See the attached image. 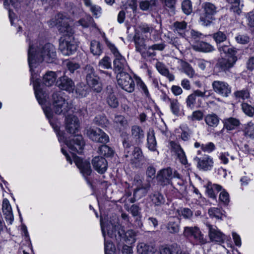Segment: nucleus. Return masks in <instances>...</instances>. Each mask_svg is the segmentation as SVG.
Returning a JSON list of instances; mask_svg holds the SVG:
<instances>
[{"label": "nucleus", "mask_w": 254, "mask_h": 254, "mask_svg": "<svg viewBox=\"0 0 254 254\" xmlns=\"http://www.w3.org/2000/svg\"><path fill=\"white\" fill-rule=\"evenodd\" d=\"M68 19L62 13H58L55 19L50 21L52 26H57L61 34L59 40V50L64 56L72 55L77 50V45L73 36V28L68 23Z\"/></svg>", "instance_id": "nucleus-1"}, {"label": "nucleus", "mask_w": 254, "mask_h": 254, "mask_svg": "<svg viewBox=\"0 0 254 254\" xmlns=\"http://www.w3.org/2000/svg\"><path fill=\"white\" fill-rule=\"evenodd\" d=\"M65 143L72 151L74 162L80 170V172L84 177L90 175L92 170L89 161L83 160L74 154L76 152L81 154L83 151L85 143L82 136L80 135H75L71 139L66 141Z\"/></svg>", "instance_id": "nucleus-2"}, {"label": "nucleus", "mask_w": 254, "mask_h": 254, "mask_svg": "<svg viewBox=\"0 0 254 254\" xmlns=\"http://www.w3.org/2000/svg\"><path fill=\"white\" fill-rule=\"evenodd\" d=\"M56 57V49L51 43L33 47V66L34 64H39L44 61L49 63H53Z\"/></svg>", "instance_id": "nucleus-3"}, {"label": "nucleus", "mask_w": 254, "mask_h": 254, "mask_svg": "<svg viewBox=\"0 0 254 254\" xmlns=\"http://www.w3.org/2000/svg\"><path fill=\"white\" fill-rule=\"evenodd\" d=\"M202 12L199 14V22L203 26L210 25L215 19L214 16L217 13V7L210 2H205L201 5Z\"/></svg>", "instance_id": "nucleus-4"}, {"label": "nucleus", "mask_w": 254, "mask_h": 254, "mask_svg": "<svg viewBox=\"0 0 254 254\" xmlns=\"http://www.w3.org/2000/svg\"><path fill=\"white\" fill-rule=\"evenodd\" d=\"M85 75L86 83L89 87L94 92L100 93L103 89L102 84L99 81V77L97 76L93 66L87 65L84 70Z\"/></svg>", "instance_id": "nucleus-5"}, {"label": "nucleus", "mask_w": 254, "mask_h": 254, "mask_svg": "<svg viewBox=\"0 0 254 254\" xmlns=\"http://www.w3.org/2000/svg\"><path fill=\"white\" fill-rule=\"evenodd\" d=\"M211 90H205L201 91L197 89L193 91L190 94L186 99V103L188 108L193 110L196 108H199L201 106V101L197 97H201L207 99L211 95Z\"/></svg>", "instance_id": "nucleus-6"}, {"label": "nucleus", "mask_w": 254, "mask_h": 254, "mask_svg": "<svg viewBox=\"0 0 254 254\" xmlns=\"http://www.w3.org/2000/svg\"><path fill=\"white\" fill-rule=\"evenodd\" d=\"M107 44L115 57V59L113 61L115 70L118 72V73L124 72V70H125L127 67V64L125 58L121 55L114 44L110 42H108Z\"/></svg>", "instance_id": "nucleus-7"}, {"label": "nucleus", "mask_w": 254, "mask_h": 254, "mask_svg": "<svg viewBox=\"0 0 254 254\" xmlns=\"http://www.w3.org/2000/svg\"><path fill=\"white\" fill-rule=\"evenodd\" d=\"M61 94L60 91L53 93V109L57 114H65L69 110L70 107L65 99L61 96Z\"/></svg>", "instance_id": "nucleus-8"}, {"label": "nucleus", "mask_w": 254, "mask_h": 254, "mask_svg": "<svg viewBox=\"0 0 254 254\" xmlns=\"http://www.w3.org/2000/svg\"><path fill=\"white\" fill-rule=\"evenodd\" d=\"M118 84L124 90L132 93L135 88L134 81L131 75L126 72L118 73L117 75Z\"/></svg>", "instance_id": "nucleus-9"}, {"label": "nucleus", "mask_w": 254, "mask_h": 254, "mask_svg": "<svg viewBox=\"0 0 254 254\" xmlns=\"http://www.w3.org/2000/svg\"><path fill=\"white\" fill-rule=\"evenodd\" d=\"M183 234L186 237L193 239L197 245H203L206 243V240L197 227H185Z\"/></svg>", "instance_id": "nucleus-10"}, {"label": "nucleus", "mask_w": 254, "mask_h": 254, "mask_svg": "<svg viewBox=\"0 0 254 254\" xmlns=\"http://www.w3.org/2000/svg\"><path fill=\"white\" fill-rule=\"evenodd\" d=\"M157 177L161 185L166 186L171 183L173 178L180 179V175L176 171L173 173L172 169L168 167L160 170L158 173Z\"/></svg>", "instance_id": "nucleus-11"}, {"label": "nucleus", "mask_w": 254, "mask_h": 254, "mask_svg": "<svg viewBox=\"0 0 254 254\" xmlns=\"http://www.w3.org/2000/svg\"><path fill=\"white\" fill-rule=\"evenodd\" d=\"M132 184L136 187L134 190L133 196L137 199L145 195L150 187L148 184H142V177L139 175L135 176Z\"/></svg>", "instance_id": "nucleus-12"}, {"label": "nucleus", "mask_w": 254, "mask_h": 254, "mask_svg": "<svg viewBox=\"0 0 254 254\" xmlns=\"http://www.w3.org/2000/svg\"><path fill=\"white\" fill-rule=\"evenodd\" d=\"M130 163L135 168H143L145 166V160L139 147H134L131 155L128 157Z\"/></svg>", "instance_id": "nucleus-13"}, {"label": "nucleus", "mask_w": 254, "mask_h": 254, "mask_svg": "<svg viewBox=\"0 0 254 254\" xmlns=\"http://www.w3.org/2000/svg\"><path fill=\"white\" fill-rule=\"evenodd\" d=\"M213 91L217 94L227 97L231 93V87L226 82L215 80L212 83Z\"/></svg>", "instance_id": "nucleus-14"}, {"label": "nucleus", "mask_w": 254, "mask_h": 254, "mask_svg": "<svg viewBox=\"0 0 254 254\" xmlns=\"http://www.w3.org/2000/svg\"><path fill=\"white\" fill-rule=\"evenodd\" d=\"M88 136L93 141L106 143L109 140V136L100 128H89L87 131Z\"/></svg>", "instance_id": "nucleus-15"}, {"label": "nucleus", "mask_w": 254, "mask_h": 254, "mask_svg": "<svg viewBox=\"0 0 254 254\" xmlns=\"http://www.w3.org/2000/svg\"><path fill=\"white\" fill-rule=\"evenodd\" d=\"M154 254H188L184 251L181 246L176 243L171 245H162L159 247L158 252Z\"/></svg>", "instance_id": "nucleus-16"}, {"label": "nucleus", "mask_w": 254, "mask_h": 254, "mask_svg": "<svg viewBox=\"0 0 254 254\" xmlns=\"http://www.w3.org/2000/svg\"><path fill=\"white\" fill-rule=\"evenodd\" d=\"M65 129L71 134L75 133L79 130V121L77 117L73 115H68L65 118Z\"/></svg>", "instance_id": "nucleus-17"}, {"label": "nucleus", "mask_w": 254, "mask_h": 254, "mask_svg": "<svg viewBox=\"0 0 254 254\" xmlns=\"http://www.w3.org/2000/svg\"><path fill=\"white\" fill-rule=\"evenodd\" d=\"M56 83L57 87L61 90H65L69 92H73L74 90V82L67 76L65 75V73L64 75L59 77Z\"/></svg>", "instance_id": "nucleus-18"}, {"label": "nucleus", "mask_w": 254, "mask_h": 254, "mask_svg": "<svg viewBox=\"0 0 254 254\" xmlns=\"http://www.w3.org/2000/svg\"><path fill=\"white\" fill-rule=\"evenodd\" d=\"M112 229L108 230V235L111 238H115L118 243H120L123 240L124 235L125 234V230L123 227L118 224L113 225H112Z\"/></svg>", "instance_id": "nucleus-19"}, {"label": "nucleus", "mask_w": 254, "mask_h": 254, "mask_svg": "<svg viewBox=\"0 0 254 254\" xmlns=\"http://www.w3.org/2000/svg\"><path fill=\"white\" fill-rule=\"evenodd\" d=\"M237 61L236 56L227 57L220 59L217 63V66L222 71L226 72L234 66Z\"/></svg>", "instance_id": "nucleus-20"}, {"label": "nucleus", "mask_w": 254, "mask_h": 254, "mask_svg": "<svg viewBox=\"0 0 254 254\" xmlns=\"http://www.w3.org/2000/svg\"><path fill=\"white\" fill-rule=\"evenodd\" d=\"M162 100L169 105L171 112L175 116H179L180 112V105L177 99L170 98L166 94L161 97Z\"/></svg>", "instance_id": "nucleus-21"}, {"label": "nucleus", "mask_w": 254, "mask_h": 254, "mask_svg": "<svg viewBox=\"0 0 254 254\" xmlns=\"http://www.w3.org/2000/svg\"><path fill=\"white\" fill-rule=\"evenodd\" d=\"M207 226L209 229L208 235L211 241L219 243L224 242L225 239V235L216 226L210 224H207Z\"/></svg>", "instance_id": "nucleus-22"}, {"label": "nucleus", "mask_w": 254, "mask_h": 254, "mask_svg": "<svg viewBox=\"0 0 254 254\" xmlns=\"http://www.w3.org/2000/svg\"><path fill=\"white\" fill-rule=\"evenodd\" d=\"M194 160L197 162V167L204 171L210 170L213 166V159L208 155L202 158L195 157Z\"/></svg>", "instance_id": "nucleus-23"}, {"label": "nucleus", "mask_w": 254, "mask_h": 254, "mask_svg": "<svg viewBox=\"0 0 254 254\" xmlns=\"http://www.w3.org/2000/svg\"><path fill=\"white\" fill-rule=\"evenodd\" d=\"M106 101L111 108H117L119 106L118 99L111 86H108L106 88Z\"/></svg>", "instance_id": "nucleus-24"}, {"label": "nucleus", "mask_w": 254, "mask_h": 254, "mask_svg": "<svg viewBox=\"0 0 254 254\" xmlns=\"http://www.w3.org/2000/svg\"><path fill=\"white\" fill-rule=\"evenodd\" d=\"M92 165L99 173H104L107 169V162L103 157L96 156L92 159Z\"/></svg>", "instance_id": "nucleus-25"}, {"label": "nucleus", "mask_w": 254, "mask_h": 254, "mask_svg": "<svg viewBox=\"0 0 254 254\" xmlns=\"http://www.w3.org/2000/svg\"><path fill=\"white\" fill-rule=\"evenodd\" d=\"M40 79H36V81L33 82L34 88L35 91V97L38 102L41 105H43L45 103L47 98L48 97V94L45 91H44L40 86L36 85V83H39Z\"/></svg>", "instance_id": "nucleus-26"}, {"label": "nucleus", "mask_w": 254, "mask_h": 254, "mask_svg": "<svg viewBox=\"0 0 254 254\" xmlns=\"http://www.w3.org/2000/svg\"><path fill=\"white\" fill-rule=\"evenodd\" d=\"M187 26L188 23L185 21H177L172 24L171 29L175 33L184 37L187 31Z\"/></svg>", "instance_id": "nucleus-27"}, {"label": "nucleus", "mask_w": 254, "mask_h": 254, "mask_svg": "<svg viewBox=\"0 0 254 254\" xmlns=\"http://www.w3.org/2000/svg\"><path fill=\"white\" fill-rule=\"evenodd\" d=\"M155 67L158 71L163 76L166 77L169 81H173L175 79L174 75L171 73L166 65L162 62L156 63Z\"/></svg>", "instance_id": "nucleus-28"}, {"label": "nucleus", "mask_w": 254, "mask_h": 254, "mask_svg": "<svg viewBox=\"0 0 254 254\" xmlns=\"http://www.w3.org/2000/svg\"><path fill=\"white\" fill-rule=\"evenodd\" d=\"M222 122L224 124V128L228 130H234L240 125V120L233 117L224 119Z\"/></svg>", "instance_id": "nucleus-29"}, {"label": "nucleus", "mask_w": 254, "mask_h": 254, "mask_svg": "<svg viewBox=\"0 0 254 254\" xmlns=\"http://www.w3.org/2000/svg\"><path fill=\"white\" fill-rule=\"evenodd\" d=\"M131 136L134 140L135 144H138L141 142L144 138V131L141 127L138 126H133L131 129Z\"/></svg>", "instance_id": "nucleus-30"}, {"label": "nucleus", "mask_w": 254, "mask_h": 254, "mask_svg": "<svg viewBox=\"0 0 254 254\" xmlns=\"http://www.w3.org/2000/svg\"><path fill=\"white\" fill-rule=\"evenodd\" d=\"M57 78V74L56 72L48 71L43 76V82L46 86H51L55 83Z\"/></svg>", "instance_id": "nucleus-31"}, {"label": "nucleus", "mask_w": 254, "mask_h": 254, "mask_svg": "<svg viewBox=\"0 0 254 254\" xmlns=\"http://www.w3.org/2000/svg\"><path fill=\"white\" fill-rule=\"evenodd\" d=\"M84 4L89 7L90 11L95 18H99L102 14L101 7L97 5L93 4L91 0H83Z\"/></svg>", "instance_id": "nucleus-32"}, {"label": "nucleus", "mask_w": 254, "mask_h": 254, "mask_svg": "<svg viewBox=\"0 0 254 254\" xmlns=\"http://www.w3.org/2000/svg\"><path fill=\"white\" fill-rule=\"evenodd\" d=\"M219 118L214 114H207L204 118V121L207 125L210 127H215L219 123Z\"/></svg>", "instance_id": "nucleus-33"}, {"label": "nucleus", "mask_w": 254, "mask_h": 254, "mask_svg": "<svg viewBox=\"0 0 254 254\" xmlns=\"http://www.w3.org/2000/svg\"><path fill=\"white\" fill-rule=\"evenodd\" d=\"M123 145L124 147V157L127 159V161H128L127 159L129 156L131 155V152H132V146L133 143L132 141L129 139V137H127L126 138H124L123 140Z\"/></svg>", "instance_id": "nucleus-34"}, {"label": "nucleus", "mask_w": 254, "mask_h": 254, "mask_svg": "<svg viewBox=\"0 0 254 254\" xmlns=\"http://www.w3.org/2000/svg\"><path fill=\"white\" fill-rule=\"evenodd\" d=\"M150 198L155 206H161L165 202L163 195L159 192H155L150 195Z\"/></svg>", "instance_id": "nucleus-35"}, {"label": "nucleus", "mask_w": 254, "mask_h": 254, "mask_svg": "<svg viewBox=\"0 0 254 254\" xmlns=\"http://www.w3.org/2000/svg\"><path fill=\"white\" fill-rule=\"evenodd\" d=\"M78 23L83 28H87L89 27L93 28L97 27L93 18L90 15H87L80 19L78 21Z\"/></svg>", "instance_id": "nucleus-36"}, {"label": "nucleus", "mask_w": 254, "mask_h": 254, "mask_svg": "<svg viewBox=\"0 0 254 254\" xmlns=\"http://www.w3.org/2000/svg\"><path fill=\"white\" fill-rule=\"evenodd\" d=\"M243 131L246 137L254 139V123L251 121L244 125Z\"/></svg>", "instance_id": "nucleus-37"}, {"label": "nucleus", "mask_w": 254, "mask_h": 254, "mask_svg": "<svg viewBox=\"0 0 254 254\" xmlns=\"http://www.w3.org/2000/svg\"><path fill=\"white\" fill-rule=\"evenodd\" d=\"M137 87L142 94L146 98H150V94L146 84L139 77L136 78Z\"/></svg>", "instance_id": "nucleus-38"}, {"label": "nucleus", "mask_w": 254, "mask_h": 254, "mask_svg": "<svg viewBox=\"0 0 254 254\" xmlns=\"http://www.w3.org/2000/svg\"><path fill=\"white\" fill-rule=\"evenodd\" d=\"M101 228L102 234L104 237V250L105 254H115L114 251V246L112 243L106 240L105 231L101 224Z\"/></svg>", "instance_id": "nucleus-39"}, {"label": "nucleus", "mask_w": 254, "mask_h": 254, "mask_svg": "<svg viewBox=\"0 0 254 254\" xmlns=\"http://www.w3.org/2000/svg\"><path fill=\"white\" fill-rule=\"evenodd\" d=\"M103 48L100 43L93 40L90 43V51L94 56H99L102 53Z\"/></svg>", "instance_id": "nucleus-40"}, {"label": "nucleus", "mask_w": 254, "mask_h": 254, "mask_svg": "<svg viewBox=\"0 0 254 254\" xmlns=\"http://www.w3.org/2000/svg\"><path fill=\"white\" fill-rule=\"evenodd\" d=\"M166 227L169 233L171 234L177 233L180 230L179 222L178 220H171L167 224Z\"/></svg>", "instance_id": "nucleus-41"}, {"label": "nucleus", "mask_w": 254, "mask_h": 254, "mask_svg": "<svg viewBox=\"0 0 254 254\" xmlns=\"http://www.w3.org/2000/svg\"><path fill=\"white\" fill-rule=\"evenodd\" d=\"M134 42L135 44L136 50L141 53L143 57H145L144 55V51L146 49V45L143 38L140 37H136L134 39Z\"/></svg>", "instance_id": "nucleus-42"}, {"label": "nucleus", "mask_w": 254, "mask_h": 254, "mask_svg": "<svg viewBox=\"0 0 254 254\" xmlns=\"http://www.w3.org/2000/svg\"><path fill=\"white\" fill-rule=\"evenodd\" d=\"M181 9L183 12L189 15L193 11L192 3L190 0H184L181 3Z\"/></svg>", "instance_id": "nucleus-43"}, {"label": "nucleus", "mask_w": 254, "mask_h": 254, "mask_svg": "<svg viewBox=\"0 0 254 254\" xmlns=\"http://www.w3.org/2000/svg\"><path fill=\"white\" fill-rule=\"evenodd\" d=\"M234 95L236 100H245L250 97L249 90L248 89H243L237 90L234 93Z\"/></svg>", "instance_id": "nucleus-44"}, {"label": "nucleus", "mask_w": 254, "mask_h": 254, "mask_svg": "<svg viewBox=\"0 0 254 254\" xmlns=\"http://www.w3.org/2000/svg\"><path fill=\"white\" fill-rule=\"evenodd\" d=\"M208 214L211 218H215L217 219H223L225 217V215L223 213V211L220 208L217 207H211L208 210Z\"/></svg>", "instance_id": "nucleus-45"}, {"label": "nucleus", "mask_w": 254, "mask_h": 254, "mask_svg": "<svg viewBox=\"0 0 254 254\" xmlns=\"http://www.w3.org/2000/svg\"><path fill=\"white\" fill-rule=\"evenodd\" d=\"M218 50L226 55L227 57L236 56L237 51L235 48L230 47L229 45H223L218 47Z\"/></svg>", "instance_id": "nucleus-46"}, {"label": "nucleus", "mask_w": 254, "mask_h": 254, "mask_svg": "<svg viewBox=\"0 0 254 254\" xmlns=\"http://www.w3.org/2000/svg\"><path fill=\"white\" fill-rule=\"evenodd\" d=\"M153 247L144 243H139L137 246V252L139 254H148L151 252Z\"/></svg>", "instance_id": "nucleus-47"}, {"label": "nucleus", "mask_w": 254, "mask_h": 254, "mask_svg": "<svg viewBox=\"0 0 254 254\" xmlns=\"http://www.w3.org/2000/svg\"><path fill=\"white\" fill-rule=\"evenodd\" d=\"M141 34L144 35L146 39L150 38L151 34L154 30V28L150 25L143 24L139 26Z\"/></svg>", "instance_id": "nucleus-48"}, {"label": "nucleus", "mask_w": 254, "mask_h": 254, "mask_svg": "<svg viewBox=\"0 0 254 254\" xmlns=\"http://www.w3.org/2000/svg\"><path fill=\"white\" fill-rule=\"evenodd\" d=\"M135 233L132 230L125 232L123 240L128 244L134 243L135 241Z\"/></svg>", "instance_id": "nucleus-49"}, {"label": "nucleus", "mask_w": 254, "mask_h": 254, "mask_svg": "<svg viewBox=\"0 0 254 254\" xmlns=\"http://www.w3.org/2000/svg\"><path fill=\"white\" fill-rule=\"evenodd\" d=\"M155 6L156 0H143L139 3V7L142 10L152 9Z\"/></svg>", "instance_id": "nucleus-50"}, {"label": "nucleus", "mask_w": 254, "mask_h": 254, "mask_svg": "<svg viewBox=\"0 0 254 254\" xmlns=\"http://www.w3.org/2000/svg\"><path fill=\"white\" fill-rule=\"evenodd\" d=\"M227 34L225 32L218 31L212 35V38L217 44H220L227 39Z\"/></svg>", "instance_id": "nucleus-51"}, {"label": "nucleus", "mask_w": 254, "mask_h": 254, "mask_svg": "<svg viewBox=\"0 0 254 254\" xmlns=\"http://www.w3.org/2000/svg\"><path fill=\"white\" fill-rule=\"evenodd\" d=\"M98 152L106 157H110L113 153V149L106 145H103L98 148Z\"/></svg>", "instance_id": "nucleus-52"}, {"label": "nucleus", "mask_w": 254, "mask_h": 254, "mask_svg": "<svg viewBox=\"0 0 254 254\" xmlns=\"http://www.w3.org/2000/svg\"><path fill=\"white\" fill-rule=\"evenodd\" d=\"M147 144L148 149L151 151H154L156 150L157 142L153 133H149L147 135Z\"/></svg>", "instance_id": "nucleus-53"}, {"label": "nucleus", "mask_w": 254, "mask_h": 254, "mask_svg": "<svg viewBox=\"0 0 254 254\" xmlns=\"http://www.w3.org/2000/svg\"><path fill=\"white\" fill-rule=\"evenodd\" d=\"M114 123L121 128H126L128 126V123L126 118L121 115H117L115 116Z\"/></svg>", "instance_id": "nucleus-54"}, {"label": "nucleus", "mask_w": 254, "mask_h": 254, "mask_svg": "<svg viewBox=\"0 0 254 254\" xmlns=\"http://www.w3.org/2000/svg\"><path fill=\"white\" fill-rule=\"evenodd\" d=\"M232 5L230 10L234 13L239 15L241 13V9L240 7V0H227Z\"/></svg>", "instance_id": "nucleus-55"}, {"label": "nucleus", "mask_w": 254, "mask_h": 254, "mask_svg": "<svg viewBox=\"0 0 254 254\" xmlns=\"http://www.w3.org/2000/svg\"><path fill=\"white\" fill-rule=\"evenodd\" d=\"M164 6L170 9L173 13H175L177 0H159Z\"/></svg>", "instance_id": "nucleus-56"}, {"label": "nucleus", "mask_w": 254, "mask_h": 254, "mask_svg": "<svg viewBox=\"0 0 254 254\" xmlns=\"http://www.w3.org/2000/svg\"><path fill=\"white\" fill-rule=\"evenodd\" d=\"M241 106L243 111L246 115L250 117L254 116V107L247 103H243Z\"/></svg>", "instance_id": "nucleus-57"}, {"label": "nucleus", "mask_w": 254, "mask_h": 254, "mask_svg": "<svg viewBox=\"0 0 254 254\" xmlns=\"http://www.w3.org/2000/svg\"><path fill=\"white\" fill-rule=\"evenodd\" d=\"M98 66L104 69L111 68L112 65L110 58L107 56L104 57L99 61Z\"/></svg>", "instance_id": "nucleus-58"}, {"label": "nucleus", "mask_w": 254, "mask_h": 254, "mask_svg": "<svg viewBox=\"0 0 254 254\" xmlns=\"http://www.w3.org/2000/svg\"><path fill=\"white\" fill-rule=\"evenodd\" d=\"M182 68L184 72L190 77H192L194 71L190 64L186 62L182 63Z\"/></svg>", "instance_id": "nucleus-59"}, {"label": "nucleus", "mask_w": 254, "mask_h": 254, "mask_svg": "<svg viewBox=\"0 0 254 254\" xmlns=\"http://www.w3.org/2000/svg\"><path fill=\"white\" fill-rule=\"evenodd\" d=\"M219 200L223 205H227L230 202L229 193L226 191L223 190L219 194Z\"/></svg>", "instance_id": "nucleus-60"}, {"label": "nucleus", "mask_w": 254, "mask_h": 254, "mask_svg": "<svg viewBox=\"0 0 254 254\" xmlns=\"http://www.w3.org/2000/svg\"><path fill=\"white\" fill-rule=\"evenodd\" d=\"M203 116L204 114L202 111L196 110L193 111L191 116H189L188 118L192 121H200L203 119Z\"/></svg>", "instance_id": "nucleus-61"}, {"label": "nucleus", "mask_w": 254, "mask_h": 254, "mask_svg": "<svg viewBox=\"0 0 254 254\" xmlns=\"http://www.w3.org/2000/svg\"><path fill=\"white\" fill-rule=\"evenodd\" d=\"M2 209L3 211H5V213H7V216H9V218L10 221L12 220V213H11V206L9 203V201L7 199H4L2 202Z\"/></svg>", "instance_id": "nucleus-62"}, {"label": "nucleus", "mask_w": 254, "mask_h": 254, "mask_svg": "<svg viewBox=\"0 0 254 254\" xmlns=\"http://www.w3.org/2000/svg\"><path fill=\"white\" fill-rule=\"evenodd\" d=\"M179 213L185 219L190 218L193 214L192 211L188 208H181L179 211Z\"/></svg>", "instance_id": "nucleus-63"}, {"label": "nucleus", "mask_w": 254, "mask_h": 254, "mask_svg": "<svg viewBox=\"0 0 254 254\" xmlns=\"http://www.w3.org/2000/svg\"><path fill=\"white\" fill-rule=\"evenodd\" d=\"M199 46L201 50L204 52H211L214 50L213 46L206 42H201Z\"/></svg>", "instance_id": "nucleus-64"}]
</instances>
